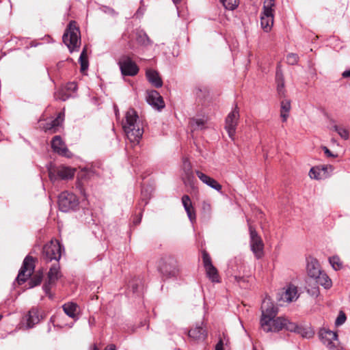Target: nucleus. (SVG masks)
I'll return each mask as SVG.
<instances>
[{"instance_id": "obj_8", "label": "nucleus", "mask_w": 350, "mask_h": 350, "mask_svg": "<svg viewBox=\"0 0 350 350\" xmlns=\"http://www.w3.org/2000/svg\"><path fill=\"white\" fill-rule=\"evenodd\" d=\"M239 117V111L237 105H236L226 118L225 129L226 130L229 137L232 140L234 137Z\"/></svg>"}, {"instance_id": "obj_51", "label": "nucleus", "mask_w": 350, "mask_h": 350, "mask_svg": "<svg viewBox=\"0 0 350 350\" xmlns=\"http://www.w3.org/2000/svg\"><path fill=\"white\" fill-rule=\"evenodd\" d=\"M202 208L206 212H210L211 209L210 204L206 202H203Z\"/></svg>"}, {"instance_id": "obj_56", "label": "nucleus", "mask_w": 350, "mask_h": 350, "mask_svg": "<svg viewBox=\"0 0 350 350\" xmlns=\"http://www.w3.org/2000/svg\"><path fill=\"white\" fill-rule=\"evenodd\" d=\"M49 178H50L51 180H52V181H54L56 179V178L55 177V175H53L52 174L51 170L49 171Z\"/></svg>"}, {"instance_id": "obj_29", "label": "nucleus", "mask_w": 350, "mask_h": 350, "mask_svg": "<svg viewBox=\"0 0 350 350\" xmlns=\"http://www.w3.org/2000/svg\"><path fill=\"white\" fill-rule=\"evenodd\" d=\"M64 312L70 318L76 319L78 306L73 302H68L62 306Z\"/></svg>"}, {"instance_id": "obj_60", "label": "nucleus", "mask_w": 350, "mask_h": 350, "mask_svg": "<svg viewBox=\"0 0 350 350\" xmlns=\"http://www.w3.org/2000/svg\"><path fill=\"white\" fill-rule=\"evenodd\" d=\"M90 350H99V349L96 347V345H94L91 347Z\"/></svg>"}, {"instance_id": "obj_32", "label": "nucleus", "mask_w": 350, "mask_h": 350, "mask_svg": "<svg viewBox=\"0 0 350 350\" xmlns=\"http://www.w3.org/2000/svg\"><path fill=\"white\" fill-rule=\"evenodd\" d=\"M275 8L274 0H265L263 2V8L261 14L273 16Z\"/></svg>"}, {"instance_id": "obj_40", "label": "nucleus", "mask_w": 350, "mask_h": 350, "mask_svg": "<svg viewBox=\"0 0 350 350\" xmlns=\"http://www.w3.org/2000/svg\"><path fill=\"white\" fill-rule=\"evenodd\" d=\"M297 328L295 330H289L290 332H297L299 334H301L304 338H310L312 336V333L311 331H308L306 329L303 328L302 327L298 326L297 324Z\"/></svg>"}, {"instance_id": "obj_27", "label": "nucleus", "mask_w": 350, "mask_h": 350, "mask_svg": "<svg viewBox=\"0 0 350 350\" xmlns=\"http://www.w3.org/2000/svg\"><path fill=\"white\" fill-rule=\"evenodd\" d=\"M207 118L205 116H196L190 119L189 124L193 130H202L205 128Z\"/></svg>"}, {"instance_id": "obj_2", "label": "nucleus", "mask_w": 350, "mask_h": 350, "mask_svg": "<svg viewBox=\"0 0 350 350\" xmlns=\"http://www.w3.org/2000/svg\"><path fill=\"white\" fill-rule=\"evenodd\" d=\"M122 128L129 141L127 146L135 147L138 145L144 133V129L142 122L134 109L130 108L126 112L125 120L122 122Z\"/></svg>"}, {"instance_id": "obj_64", "label": "nucleus", "mask_w": 350, "mask_h": 350, "mask_svg": "<svg viewBox=\"0 0 350 350\" xmlns=\"http://www.w3.org/2000/svg\"><path fill=\"white\" fill-rule=\"evenodd\" d=\"M66 155L67 156V157H68V158H70V154H66Z\"/></svg>"}, {"instance_id": "obj_61", "label": "nucleus", "mask_w": 350, "mask_h": 350, "mask_svg": "<svg viewBox=\"0 0 350 350\" xmlns=\"http://www.w3.org/2000/svg\"><path fill=\"white\" fill-rule=\"evenodd\" d=\"M114 109H115V113H116V116H118V114H119V112H118V109H117V107L115 106L114 107Z\"/></svg>"}, {"instance_id": "obj_6", "label": "nucleus", "mask_w": 350, "mask_h": 350, "mask_svg": "<svg viewBox=\"0 0 350 350\" xmlns=\"http://www.w3.org/2000/svg\"><path fill=\"white\" fill-rule=\"evenodd\" d=\"M163 263L160 265L162 273L168 278L176 277L180 272L177 260L172 256H165L162 258Z\"/></svg>"}, {"instance_id": "obj_13", "label": "nucleus", "mask_w": 350, "mask_h": 350, "mask_svg": "<svg viewBox=\"0 0 350 350\" xmlns=\"http://www.w3.org/2000/svg\"><path fill=\"white\" fill-rule=\"evenodd\" d=\"M319 335L322 342L328 348L332 349L336 347L334 342L338 340L336 332L323 327L319 330Z\"/></svg>"}, {"instance_id": "obj_39", "label": "nucleus", "mask_w": 350, "mask_h": 350, "mask_svg": "<svg viewBox=\"0 0 350 350\" xmlns=\"http://www.w3.org/2000/svg\"><path fill=\"white\" fill-rule=\"evenodd\" d=\"M332 267L335 270H339L342 267V262L338 256H332L329 258Z\"/></svg>"}, {"instance_id": "obj_24", "label": "nucleus", "mask_w": 350, "mask_h": 350, "mask_svg": "<svg viewBox=\"0 0 350 350\" xmlns=\"http://www.w3.org/2000/svg\"><path fill=\"white\" fill-rule=\"evenodd\" d=\"M135 39L139 45L144 47H147L152 44V41L143 29H136Z\"/></svg>"}, {"instance_id": "obj_18", "label": "nucleus", "mask_w": 350, "mask_h": 350, "mask_svg": "<svg viewBox=\"0 0 350 350\" xmlns=\"http://www.w3.org/2000/svg\"><path fill=\"white\" fill-rule=\"evenodd\" d=\"M306 269L308 276L312 279L319 275L320 273L322 271L318 260L312 257L307 259Z\"/></svg>"}, {"instance_id": "obj_58", "label": "nucleus", "mask_w": 350, "mask_h": 350, "mask_svg": "<svg viewBox=\"0 0 350 350\" xmlns=\"http://www.w3.org/2000/svg\"><path fill=\"white\" fill-rule=\"evenodd\" d=\"M322 149L323 150L324 153H332L329 148H327L326 146H322Z\"/></svg>"}, {"instance_id": "obj_1", "label": "nucleus", "mask_w": 350, "mask_h": 350, "mask_svg": "<svg viewBox=\"0 0 350 350\" xmlns=\"http://www.w3.org/2000/svg\"><path fill=\"white\" fill-rule=\"evenodd\" d=\"M261 311L260 326L265 332H278L283 329H296V323L282 317L275 318L278 308L273 306L269 298L267 297L262 301Z\"/></svg>"}, {"instance_id": "obj_52", "label": "nucleus", "mask_w": 350, "mask_h": 350, "mask_svg": "<svg viewBox=\"0 0 350 350\" xmlns=\"http://www.w3.org/2000/svg\"><path fill=\"white\" fill-rule=\"evenodd\" d=\"M146 191L144 190V189H142V200H145V205L148 204V195L146 193Z\"/></svg>"}, {"instance_id": "obj_38", "label": "nucleus", "mask_w": 350, "mask_h": 350, "mask_svg": "<svg viewBox=\"0 0 350 350\" xmlns=\"http://www.w3.org/2000/svg\"><path fill=\"white\" fill-rule=\"evenodd\" d=\"M79 63L81 64V70L84 71L88 68V61L87 59V55L85 50H83L79 57Z\"/></svg>"}, {"instance_id": "obj_59", "label": "nucleus", "mask_w": 350, "mask_h": 350, "mask_svg": "<svg viewBox=\"0 0 350 350\" xmlns=\"http://www.w3.org/2000/svg\"><path fill=\"white\" fill-rule=\"evenodd\" d=\"M132 287H133V292L134 293L136 292L137 291V284H133Z\"/></svg>"}, {"instance_id": "obj_62", "label": "nucleus", "mask_w": 350, "mask_h": 350, "mask_svg": "<svg viewBox=\"0 0 350 350\" xmlns=\"http://www.w3.org/2000/svg\"><path fill=\"white\" fill-rule=\"evenodd\" d=\"M181 0H172L173 3L175 4V5H177L178 3L180 2Z\"/></svg>"}, {"instance_id": "obj_50", "label": "nucleus", "mask_w": 350, "mask_h": 350, "mask_svg": "<svg viewBox=\"0 0 350 350\" xmlns=\"http://www.w3.org/2000/svg\"><path fill=\"white\" fill-rule=\"evenodd\" d=\"M215 350H224V342L221 339H219L218 342L216 344Z\"/></svg>"}, {"instance_id": "obj_45", "label": "nucleus", "mask_w": 350, "mask_h": 350, "mask_svg": "<svg viewBox=\"0 0 350 350\" xmlns=\"http://www.w3.org/2000/svg\"><path fill=\"white\" fill-rule=\"evenodd\" d=\"M276 82H277V90H278V94L281 96L284 95V81L282 80V81H276Z\"/></svg>"}, {"instance_id": "obj_37", "label": "nucleus", "mask_w": 350, "mask_h": 350, "mask_svg": "<svg viewBox=\"0 0 350 350\" xmlns=\"http://www.w3.org/2000/svg\"><path fill=\"white\" fill-rule=\"evenodd\" d=\"M221 2L226 9L233 10L239 5V0H221Z\"/></svg>"}, {"instance_id": "obj_48", "label": "nucleus", "mask_w": 350, "mask_h": 350, "mask_svg": "<svg viewBox=\"0 0 350 350\" xmlns=\"http://www.w3.org/2000/svg\"><path fill=\"white\" fill-rule=\"evenodd\" d=\"M275 80L276 81L284 80L283 75L279 65L277 67Z\"/></svg>"}, {"instance_id": "obj_47", "label": "nucleus", "mask_w": 350, "mask_h": 350, "mask_svg": "<svg viewBox=\"0 0 350 350\" xmlns=\"http://www.w3.org/2000/svg\"><path fill=\"white\" fill-rule=\"evenodd\" d=\"M67 91L75 92L77 90V85L75 82L68 83L65 88Z\"/></svg>"}, {"instance_id": "obj_53", "label": "nucleus", "mask_w": 350, "mask_h": 350, "mask_svg": "<svg viewBox=\"0 0 350 350\" xmlns=\"http://www.w3.org/2000/svg\"><path fill=\"white\" fill-rule=\"evenodd\" d=\"M142 213H140L138 217H136L134 220H133V224L135 225H138L140 222H141V220H142Z\"/></svg>"}, {"instance_id": "obj_33", "label": "nucleus", "mask_w": 350, "mask_h": 350, "mask_svg": "<svg viewBox=\"0 0 350 350\" xmlns=\"http://www.w3.org/2000/svg\"><path fill=\"white\" fill-rule=\"evenodd\" d=\"M260 24L262 28L265 31H269L273 24V16H267L261 14L260 15Z\"/></svg>"}, {"instance_id": "obj_16", "label": "nucleus", "mask_w": 350, "mask_h": 350, "mask_svg": "<svg viewBox=\"0 0 350 350\" xmlns=\"http://www.w3.org/2000/svg\"><path fill=\"white\" fill-rule=\"evenodd\" d=\"M331 169L332 167L327 165L314 166L310 169L309 176L316 180L325 179L329 176L328 170Z\"/></svg>"}, {"instance_id": "obj_17", "label": "nucleus", "mask_w": 350, "mask_h": 350, "mask_svg": "<svg viewBox=\"0 0 350 350\" xmlns=\"http://www.w3.org/2000/svg\"><path fill=\"white\" fill-rule=\"evenodd\" d=\"M64 120V112L61 111L58 113L57 116L50 121L45 123L43 126V129L45 131H49L51 133H56L59 131V127L62 125Z\"/></svg>"}, {"instance_id": "obj_31", "label": "nucleus", "mask_w": 350, "mask_h": 350, "mask_svg": "<svg viewBox=\"0 0 350 350\" xmlns=\"http://www.w3.org/2000/svg\"><path fill=\"white\" fill-rule=\"evenodd\" d=\"M280 105V116L282 119V122H286L288 118L289 111L291 110V102L289 100H283Z\"/></svg>"}, {"instance_id": "obj_21", "label": "nucleus", "mask_w": 350, "mask_h": 350, "mask_svg": "<svg viewBox=\"0 0 350 350\" xmlns=\"http://www.w3.org/2000/svg\"><path fill=\"white\" fill-rule=\"evenodd\" d=\"M182 203L190 221L193 223L196 221V216L189 196L184 195L182 197Z\"/></svg>"}, {"instance_id": "obj_22", "label": "nucleus", "mask_w": 350, "mask_h": 350, "mask_svg": "<svg viewBox=\"0 0 350 350\" xmlns=\"http://www.w3.org/2000/svg\"><path fill=\"white\" fill-rule=\"evenodd\" d=\"M146 77L148 81L155 88H159L162 87L163 81L157 70L148 69L146 72Z\"/></svg>"}, {"instance_id": "obj_15", "label": "nucleus", "mask_w": 350, "mask_h": 350, "mask_svg": "<svg viewBox=\"0 0 350 350\" xmlns=\"http://www.w3.org/2000/svg\"><path fill=\"white\" fill-rule=\"evenodd\" d=\"M279 299L287 303L294 301L299 297L297 287L292 284H287L281 294Z\"/></svg>"}, {"instance_id": "obj_12", "label": "nucleus", "mask_w": 350, "mask_h": 350, "mask_svg": "<svg viewBox=\"0 0 350 350\" xmlns=\"http://www.w3.org/2000/svg\"><path fill=\"white\" fill-rule=\"evenodd\" d=\"M146 101L152 108L158 111H161L165 106L163 97L157 90L147 92Z\"/></svg>"}, {"instance_id": "obj_28", "label": "nucleus", "mask_w": 350, "mask_h": 350, "mask_svg": "<svg viewBox=\"0 0 350 350\" xmlns=\"http://www.w3.org/2000/svg\"><path fill=\"white\" fill-rule=\"evenodd\" d=\"M314 280L317 284L323 286L326 289L331 288L332 285L331 279L323 271Z\"/></svg>"}, {"instance_id": "obj_23", "label": "nucleus", "mask_w": 350, "mask_h": 350, "mask_svg": "<svg viewBox=\"0 0 350 350\" xmlns=\"http://www.w3.org/2000/svg\"><path fill=\"white\" fill-rule=\"evenodd\" d=\"M42 317H40L38 310L36 308H31L26 316V328L30 329L34 327L35 325L38 324Z\"/></svg>"}, {"instance_id": "obj_55", "label": "nucleus", "mask_w": 350, "mask_h": 350, "mask_svg": "<svg viewBox=\"0 0 350 350\" xmlns=\"http://www.w3.org/2000/svg\"><path fill=\"white\" fill-rule=\"evenodd\" d=\"M105 350H116V346L114 345H110L107 346Z\"/></svg>"}, {"instance_id": "obj_30", "label": "nucleus", "mask_w": 350, "mask_h": 350, "mask_svg": "<svg viewBox=\"0 0 350 350\" xmlns=\"http://www.w3.org/2000/svg\"><path fill=\"white\" fill-rule=\"evenodd\" d=\"M75 170L69 167L62 166L57 170V176L63 180L72 178L75 175Z\"/></svg>"}, {"instance_id": "obj_34", "label": "nucleus", "mask_w": 350, "mask_h": 350, "mask_svg": "<svg viewBox=\"0 0 350 350\" xmlns=\"http://www.w3.org/2000/svg\"><path fill=\"white\" fill-rule=\"evenodd\" d=\"M72 96L70 93H68V91L62 88L56 91L54 94V97L56 100H59L62 101H66L69 99Z\"/></svg>"}, {"instance_id": "obj_26", "label": "nucleus", "mask_w": 350, "mask_h": 350, "mask_svg": "<svg viewBox=\"0 0 350 350\" xmlns=\"http://www.w3.org/2000/svg\"><path fill=\"white\" fill-rule=\"evenodd\" d=\"M183 170L185 175V182L191 183L194 176L192 171L191 163L187 157L183 158Z\"/></svg>"}, {"instance_id": "obj_42", "label": "nucleus", "mask_w": 350, "mask_h": 350, "mask_svg": "<svg viewBox=\"0 0 350 350\" xmlns=\"http://www.w3.org/2000/svg\"><path fill=\"white\" fill-rule=\"evenodd\" d=\"M42 278L41 275H34L29 282V288H33L39 285L42 281Z\"/></svg>"}, {"instance_id": "obj_41", "label": "nucleus", "mask_w": 350, "mask_h": 350, "mask_svg": "<svg viewBox=\"0 0 350 350\" xmlns=\"http://www.w3.org/2000/svg\"><path fill=\"white\" fill-rule=\"evenodd\" d=\"M299 61V56L297 53H291L286 55V62L289 65H295Z\"/></svg>"}, {"instance_id": "obj_57", "label": "nucleus", "mask_w": 350, "mask_h": 350, "mask_svg": "<svg viewBox=\"0 0 350 350\" xmlns=\"http://www.w3.org/2000/svg\"><path fill=\"white\" fill-rule=\"evenodd\" d=\"M235 278L236 281H237L238 283H239V282H241V281H243V280H244L243 278H242V277H239V276H235V278Z\"/></svg>"}, {"instance_id": "obj_63", "label": "nucleus", "mask_w": 350, "mask_h": 350, "mask_svg": "<svg viewBox=\"0 0 350 350\" xmlns=\"http://www.w3.org/2000/svg\"><path fill=\"white\" fill-rule=\"evenodd\" d=\"M327 155L329 156V157H334V158H335V157H336L338 156V154H327Z\"/></svg>"}, {"instance_id": "obj_44", "label": "nucleus", "mask_w": 350, "mask_h": 350, "mask_svg": "<svg viewBox=\"0 0 350 350\" xmlns=\"http://www.w3.org/2000/svg\"><path fill=\"white\" fill-rule=\"evenodd\" d=\"M100 10L104 13L111 15L113 16H116L118 15V13L113 8H111L110 7L103 6L100 8Z\"/></svg>"}, {"instance_id": "obj_9", "label": "nucleus", "mask_w": 350, "mask_h": 350, "mask_svg": "<svg viewBox=\"0 0 350 350\" xmlns=\"http://www.w3.org/2000/svg\"><path fill=\"white\" fill-rule=\"evenodd\" d=\"M202 261L206 271V274L212 282H219V275L216 267L213 265L211 256L206 252H202Z\"/></svg>"}, {"instance_id": "obj_14", "label": "nucleus", "mask_w": 350, "mask_h": 350, "mask_svg": "<svg viewBox=\"0 0 350 350\" xmlns=\"http://www.w3.org/2000/svg\"><path fill=\"white\" fill-rule=\"evenodd\" d=\"M59 269L60 267L58 262H55L51 267L48 272V282L43 286V289L46 293L50 291L51 286L54 284L62 276Z\"/></svg>"}, {"instance_id": "obj_43", "label": "nucleus", "mask_w": 350, "mask_h": 350, "mask_svg": "<svg viewBox=\"0 0 350 350\" xmlns=\"http://www.w3.org/2000/svg\"><path fill=\"white\" fill-rule=\"evenodd\" d=\"M345 321L346 315L342 311H340L338 317L336 319L335 324L336 326H339L342 325L345 322Z\"/></svg>"}, {"instance_id": "obj_3", "label": "nucleus", "mask_w": 350, "mask_h": 350, "mask_svg": "<svg viewBox=\"0 0 350 350\" xmlns=\"http://www.w3.org/2000/svg\"><path fill=\"white\" fill-rule=\"evenodd\" d=\"M62 40L70 52H72L79 48L81 44L80 31L75 21H72L69 23L62 36Z\"/></svg>"}, {"instance_id": "obj_36", "label": "nucleus", "mask_w": 350, "mask_h": 350, "mask_svg": "<svg viewBox=\"0 0 350 350\" xmlns=\"http://www.w3.org/2000/svg\"><path fill=\"white\" fill-rule=\"evenodd\" d=\"M332 128L342 139L345 140L349 139V133L347 128L340 125H334Z\"/></svg>"}, {"instance_id": "obj_7", "label": "nucleus", "mask_w": 350, "mask_h": 350, "mask_svg": "<svg viewBox=\"0 0 350 350\" xmlns=\"http://www.w3.org/2000/svg\"><path fill=\"white\" fill-rule=\"evenodd\" d=\"M78 204V199L72 193L64 191L58 197L59 208L62 212H68L74 210Z\"/></svg>"}, {"instance_id": "obj_49", "label": "nucleus", "mask_w": 350, "mask_h": 350, "mask_svg": "<svg viewBox=\"0 0 350 350\" xmlns=\"http://www.w3.org/2000/svg\"><path fill=\"white\" fill-rule=\"evenodd\" d=\"M64 66V62H58L54 67H51L50 68V70L49 71V73L52 71H55L56 70H59L62 68Z\"/></svg>"}, {"instance_id": "obj_19", "label": "nucleus", "mask_w": 350, "mask_h": 350, "mask_svg": "<svg viewBox=\"0 0 350 350\" xmlns=\"http://www.w3.org/2000/svg\"><path fill=\"white\" fill-rule=\"evenodd\" d=\"M196 174L198 176V178L204 184L211 187L212 189L220 191L221 190V185L214 178L210 177L209 176L204 174L203 172L196 170Z\"/></svg>"}, {"instance_id": "obj_20", "label": "nucleus", "mask_w": 350, "mask_h": 350, "mask_svg": "<svg viewBox=\"0 0 350 350\" xmlns=\"http://www.w3.org/2000/svg\"><path fill=\"white\" fill-rule=\"evenodd\" d=\"M190 338L196 340H204L206 338L207 333L203 327V323L197 324L195 327L191 328L188 333Z\"/></svg>"}, {"instance_id": "obj_35", "label": "nucleus", "mask_w": 350, "mask_h": 350, "mask_svg": "<svg viewBox=\"0 0 350 350\" xmlns=\"http://www.w3.org/2000/svg\"><path fill=\"white\" fill-rule=\"evenodd\" d=\"M208 93V88L202 85H197L193 89V94L199 98H203Z\"/></svg>"}, {"instance_id": "obj_4", "label": "nucleus", "mask_w": 350, "mask_h": 350, "mask_svg": "<svg viewBox=\"0 0 350 350\" xmlns=\"http://www.w3.org/2000/svg\"><path fill=\"white\" fill-rule=\"evenodd\" d=\"M62 250V245L58 241L51 240L43 247L42 258L46 262L53 260L57 262L61 258Z\"/></svg>"}, {"instance_id": "obj_46", "label": "nucleus", "mask_w": 350, "mask_h": 350, "mask_svg": "<svg viewBox=\"0 0 350 350\" xmlns=\"http://www.w3.org/2000/svg\"><path fill=\"white\" fill-rule=\"evenodd\" d=\"M145 10H146V8L143 4V1L142 0L141 1V6L137 9V10L136 11L135 14V16L136 17H141L144 15V12H145Z\"/></svg>"}, {"instance_id": "obj_54", "label": "nucleus", "mask_w": 350, "mask_h": 350, "mask_svg": "<svg viewBox=\"0 0 350 350\" xmlns=\"http://www.w3.org/2000/svg\"><path fill=\"white\" fill-rule=\"evenodd\" d=\"M342 77L343 78H350V69L346 70L342 73Z\"/></svg>"}, {"instance_id": "obj_11", "label": "nucleus", "mask_w": 350, "mask_h": 350, "mask_svg": "<svg viewBox=\"0 0 350 350\" xmlns=\"http://www.w3.org/2000/svg\"><path fill=\"white\" fill-rule=\"evenodd\" d=\"M34 270L33 258L29 256L25 257L23 266L19 271L16 280L18 284L25 282L31 275Z\"/></svg>"}, {"instance_id": "obj_10", "label": "nucleus", "mask_w": 350, "mask_h": 350, "mask_svg": "<svg viewBox=\"0 0 350 350\" xmlns=\"http://www.w3.org/2000/svg\"><path fill=\"white\" fill-rule=\"evenodd\" d=\"M249 228L251 250L255 256L259 259L263 255L264 244L261 238L258 235L256 230L254 229L251 226H250Z\"/></svg>"}, {"instance_id": "obj_5", "label": "nucleus", "mask_w": 350, "mask_h": 350, "mask_svg": "<svg viewBox=\"0 0 350 350\" xmlns=\"http://www.w3.org/2000/svg\"><path fill=\"white\" fill-rule=\"evenodd\" d=\"M121 75L123 77H134L136 76L139 68L132 58L127 55H122L118 61Z\"/></svg>"}, {"instance_id": "obj_25", "label": "nucleus", "mask_w": 350, "mask_h": 350, "mask_svg": "<svg viewBox=\"0 0 350 350\" xmlns=\"http://www.w3.org/2000/svg\"><path fill=\"white\" fill-rule=\"evenodd\" d=\"M51 147L54 153H66L68 151V148L59 135H56L52 139Z\"/></svg>"}]
</instances>
